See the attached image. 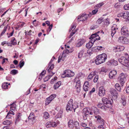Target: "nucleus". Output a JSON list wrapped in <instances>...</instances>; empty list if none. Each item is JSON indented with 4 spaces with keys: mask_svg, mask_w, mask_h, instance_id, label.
Instances as JSON below:
<instances>
[{
    "mask_svg": "<svg viewBox=\"0 0 129 129\" xmlns=\"http://www.w3.org/2000/svg\"><path fill=\"white\" fill-rule=\"evenodd\" d=\"M120 6V4L119 3H117L115 4L114 5V7L116 8H119Z\"/></svg>",
    "mask_w": 129,
    "mask_h": 129,
    "instance_id": "53",
    "label": "nucleus"
},
{
    "mask_svg": "<svg viewBox=\"0 0 129 129\" xmlns=\"http://www.w3.org/2000/svg\"><path fill=\"white\" fill-rule=\"evenodd\" d=\"M96 73V72L95 71L91 72L88 76L87 79L88 81H90L91 80L93 76H94Z\"/></svg>",
    "mask_w": 129,
    "mask_h": 129,
    "instance_id": "17",
    "label": "nucleus"
},
{
    "mask_svg": "<svg viewBox=\"0 0 129 129\" xmlns=\"http://www.w3.org/2000/svg\"><path fill=\"white\" fill-rule=\"evenodd\" d=\"M51 101V100L49 99V98H47L45 101V104L48 105Z\"/></svg>",
    "mask_w": 129,
    "mask_h": 129,
    "instance_id": "46",
    "label": "nucleus"
},
{
    "mask_svg": "<svg viewBox=\"0 0 129 129\" xmlns=\"http://www.w3.org/2000/svg\"><path fill=\"white\" fill-rule=\"evenodd\" d=\"M102 100L104 104L107 107L110 108L112 106L113 101L112 99L111 100H109L107 98L103 97L102 98Z\"/></svg>",
    "mask_w": 129,
    "mask_h": 129,
    "instance_id": "5",
    "label": "nucleus"
},
{
    "mask_svg": "<svg viewBox=\"0 0 129 129\" xmlns=\"http://www.w3.org/2000/svg\"><path fill=\"white\" fill-rule=\"evenodd\" d=\"M126 76L123 73H121L118 78V80L121 85L123 86L124 83H125L126 79Z\"/></svg>",
    "mask_w": 129,
    "mask_h": 129,
    "instance_id": "7",
    "label": "nucleus"
},
{
    "mask_svg": "<svg viewBox=\"0 0 129 129\" xmlns=\"http://www.w3.org/2000/svg\"><path fill=\"white\" fill-rule=\"evenodd\" d=\"M72 120H70L69 122H68V125L69 127L70 126V125L71 124L70 122H71V123L74 124V125L75 128L76 129H80V128L79 126V123L77 121H75L74 122L72 123Z\"/></svg>",
    "mask_w": 129,
    "mask_h": 129,
    "instance_id": "13",
    "label": "nucleus"
},
{
    "mask_svg": "<svg viewBox=\"0 0 129 129\" xmlns=\"http://www.w3.org/2000/svg\"><path fill=\"white\" fill-rule=\"evenodd\" d=\"M117 74V72L116 70H113L111 71L109 74V77L111 78H114L115 76Z\"/></svg>",
    "mask_w": 129,
    "mask_h": 129,
    "instance_id": "16",
    "label": "nucleus"
},
{
    "mask_svg": "<svg viewBox=\"0 0 129 129\" xmlns=\"http://www.w3.org/2000/svg\"><path fill=\"white\" fill-rule=\"evenodd\" d=\"M125 48L124 47L122 46H117L116 48L117 51H120L123 50Z\"/></svg>",
    "mask_w": 129,
    "mask_h": 129,
    "instance_id": "27",
    "label": "nucleus"
},
{
    "mask_svg": "<svg viewBox=\"0 0 129 129\" xmlns=\"http://www.w3.org/2000/svg\"><path fill=\"white\" fill-rule=\"evenodd\" d=\"M129 14V12H123V17L124 19H127V17Z\"/></svg>",
    "mask_w": 129,
    "mask_h": 129,
    "instance_id": "34",
    "label": "nucleus"
},
{
    "mask_svg": "<svg viewBox=\"0 0 129 129\" xmlns=\"http://www.w3.org/2000/svg\"><path fill=\"white\" fill-rule=\"evenodd\" d=\"M103 21V19L102 18H100L97 21L96 23L99 24H100Z\"/></svg>",
    "mask_w": 129,
    "mask_h": 129,
    "instance_id": "50",
    "label": "nucleus"
},
{
    "mask_svg": "<svg viewBox=\"0 0 129 129\" xmlns=\"http://www.w3.org/2000/svg\"><path fill=\"white\" fill-rule=\"evenodd\" d=\"M98 79V76H96L95 77H94V80L93 81L94 83L96 82Z\"/></svg>",
    "mask_w": 129,
    "mask_h": 129,
    "instance_id": "60",
    "label": "nucleus"
},
{
    "mask_svg": "<svg viewBox=\"0 0 129 129\" xmlns=\"http://www.w3.org/2000/svg\"><path fill=\"white\" fill-rule=\"evenodd\" d=\"M82 74V73H80L78 74L76 76V77L75 78L74 80L76 81V80H77V79H79L80 77L81 76Z\"/></svg>",
    "mask_w": 129,
    "mask_h": 129,
    "instance_id": "37",
    "label": "nucleus"
},
{
    "mask_svg": "<svg viewBox=\"0 0 129 129\" xmlns=\"http://www.w3.org/2000/svg\"><path fill=\"white\" fill-rule=\"evenodd\" d=\"M99 95L101 96H103L105 95V90L103 86H101L99 88Z\"/></svg>",
    "mask_w": 129,
    "mask_h": 129,
    "instance_id": "11",
    "label": "nucleus"
},
{
    "mask_svg": "<svg viewBox=\"0 0 129 129\" xmlns=\"http://www.w3.org/2000/svg\"><path fill=\"white\" fill-rule=\"evenodd\" d=\"M104 4V3L103 2L102 3H100L95 6V8H96L98 9L99 8L101 7Z\"/></svg>",
    "mask_w": 129,
    "mask_h": 129,
    "instance_id": "44",
    "label": "nucleus"
},
{
    "mask_svg": "<svg viewBox=\"0 0 129 129\" xmlns=\"http://www.w3.org/2000/svg\"><path fill=\"white\" fill-rule=\"evenodd\" d=\"M49 73V74L48 76L50 78L55 74V73H53L52 72H50Z\"/></svg>",
    "mask_w": 129,
    "mask_h": 129,
    "instance_id": "63",
    "label": "nucleus"
},
{
    "mask_svg": "<svg viewBox=\"0 0 129 129\" xmlns=\"http://www.w3.org/2000/svg\"><path fill=\"white\" fill-rule=\"evenodd\" d=\"M95 118L96 119V122L100 125L104 126L105 121L101 116L99 115H97L95 116Z\"/></svg>",
    "mask_w": 129,
    "mask_h": 129,
    "instance_id": "8",
    "label": "nucleus"
},
{
    "mask_svg": "<svg viewBox=\"0 0 129 129\" xmlns=\"http://www.w3.org/2000/svg\"><path fill=\"white\" fill-rule=\"evenodd\" d=\"M28 118L29 119L35 120V117L34 113L33 112L30 113Z\"/></svg>",
    "mask_w": 129,
    "mask_h": 129,
    "instance_id": "25",
    "label": "nucleus"
},
{
    "mask_svg": "<svg viewBox=\"0 0 129 129\" xmlns=\"http://www.w3.org/2000/svg\"><path fill=\"white\" fill-rule=\"evenodd\" d=\"M44 118L46 119H47L49 118L50 117V115L49 113L47 112H45L43 113Z\"/></svg>",
    "mask_w": 129,
    "mask_h": 129,
    "instance_id": "30",
    "label": "nucleus"
},
{
    "mask_svg": "<svg viewBox=\"0 0 129 129\" xmlns=\"http://www.w3.org/2000/svg\"><path fill=\"white\" fill-rule=\"evenodd\" d=\"M84 52V50H82L78 54V58H81Z\"/></svg>",
    "mask_w": 129,
    "mask_h": 129,
    "instance_id": "32",
    "label": "nucleus"
},
{
    "mask_svg": "<svg viewBox=\"0 0 129 129\" xmlns=\"http://www.w3.org/2000/svg\"><path fill=\"white\" fill-rule=\"evenodd\" d=\"M69 53V50L67 49H66L64 50L63 51V53L64 54V55H65V53H67V54H68Z\"/></svg>",
    "mask_w": 129,
    "mask_h": 129,
    "instance_id": "62",
    "label": "nucleus"
},
{
    "mask_svg": "<svg viewBox=\"0 0 129 129\" xmlns=\"http://www.w3.org/2000/svg\"><path fill=\"white\" fill-rule=\"evenodd\" d=\"M75 25H72L71 27L70 28L69 30V31H71V30H72L74 31V30L75 29Z\"/></svg>",
    "mask_w": 129,
    "mask_h": 129,
    "instance_id": "61",
    "label": "nucleus"
},
{
    "mask_svg": "<svg viewBox=\"0 0 129 129\" xmlns=\"http://www.w3.org/2000/svg\"><path fill=\"white\" fill-rule=\"evenodd\" d=\"M97 35L96 33L95 34H92L91 36L90 39H91L90 40H91V41H92V42H94V41H92V40L93 39H94V38H96Z\"/></svg>",
    "mask_w": 129,
    "mask_h": 129,
    "instance_id": "39",
    "label": "nucleus"
},
{
    "mask_svg": "<svg viewBox=\"0 0 129 129\" xmlns=\"http://www.w3.org/2000/svg\"><path fill=\"white\" fill-rule=\"evenodd\" d=\"M95 61L97 64H100L105 62L107 58V55L105 53H103L98 55Z\"/></svg>",
    "mask_w": 129,
    "mask_h": 129,
    "instance_id": "1",
    "label": "nucleus"
},
{
    "mask_svg": "<svg viewBox=\"0 0 129 129\" xmlns=\"http://www.w3.org/2000/svg\"><path fill=\"white\" fill-rule=\"evenodd\" d=\"M84 42L85 41L84 40L80 39L79 40L77 46L78 47H80L81 46Z\"/></svg>",
    "mask_w": 129,
    "mask_h": 129,
    "instance_id": "22",
    "label": "nucleus"
},
{
    "mask_svg": "<svg viewBox=\"0 0 129 129\" xmlns=\"http://www.w3.org/2000/svg\"><path fill=\"white\" fill-rule=\"evenodd\" d=\"M11 44L13 45H15L17 44V41L15 40L14 37H13L12 38L11 41Z\"/></svg>",
    "mask_w": 129,
    "mask_h": 129,
    "instance_id": "28",
    "label": "nucleus"
},
{
    "mask_svg": "<svg viewBox=\"0 0 129 129\" xmlns=\"http://www.w3.org/2000/svg\"><path fill=\"white\" fill-rule=\"evenodd\" d=\"M110 91L112 96H113L114 97L115 99L117 98L118 93L117 91L115 89L111 88L110 89Z\"/></svg>",
    "mask_w": 129,
    "mask_h": 129,
    "instance_id": "14",
    "label": "nucleus"
},
{
    "mask_svg": "<svg viewBox=\"0 0 129 129\" xmlns=\"http://www.w3.org/2000/svg\"><path fill=\"white\" fill-rule=\"evenodd\" d=\"M50 78L48 75L44 78V81L45 82H46V81H48L49 79H50Z\"/></svg>",
    "mask_w": 129,
    "mask_h": 129,
    "instance_id": "58",
    "label": "nucleus"
},
{
    "mask_svg": "<svg viewBox=\"0 0 129 129\" xmlns=\"http://www.w3.org/2000/svg\"><path fill=\"white\" fill-rule=\"evenodd\" d=\"M24 62L23 60H22L20 61L19 63V66L20 68H21L24 66Z\"/></svg>",
    "mask_w": 129,
    "mask_h": 129,
    "instance_id": "40",
    "label": "nucleus"
},
{
    "mask_svg": "<svg viewBox=\"0 0 129 129\" xmlns=\"http://www.w3.org/2000/svg\"><path fill=\"white\" fill-rule=\"evenodd\" d=\"M61 82L60 81L57 82L56 83H55L54 86V88L55 90L58 88L61 85Z\"/></svg>",
    "mask_w": 129,
    "mask_h": 129,
    "instance_id": "23",
    "label": "nucleus"
},
{
    "mask_svg": "<svg viewBox=\"0 0 129 129\" xmlns=\"http://www.w3.org/2000/svg\"><path fill=\"white\" fill-rule=\"evenodd\" d=\"M56 97L55 94H53L51 95L48 98L52 101Z\"/></svg>",
    "mask_w": 129,
    "mask_h": 129,
    "instance_id": "47",
    "label": "nucleus"
},
{
    "mask_svg": "<svg viewBox=\"0 0 129 129\" xmlns=\"http://www.w3.org/2000/svg\"><path fill=\"white\" fill-rule=\"evenodd\" d=\"M92 41L90 40L89 42L86 45V47L88 49L90 48L93 45V43L94 42H92Z\"/></svg>",
    "mask_w": 129,
    "mask_h": 129,
    "instance_id": "20",
    "label": "nucleus"
},
{
    "mask_svg": "<svg viewBox=\"0 0 129 129\" xmlns=\"http://www.w3.org/2000/svg\"><path fill=\"white\" fill-rule=\"evenodd\" d=\"M108 65H112L113 66H116L118 64L117 61L114 59H111L107 62Z\"/></svg>",
    "mask_w": 129,
    "mask_h": 129,
    "instance_id": "15",
    "label": "nucleus"
},
{
    "mask_svg": "<svg viewBox=\"0 0 129 129\" xmlns=\"http://www.w3.org/2000/svg\"><path fill=\"white\" fill-rule=\"evenodd\" d=\"M73 102V100L72 99H70L68 101L66 107V110L71 111L73 109L74 112H75V110L78 107V106L77 105L75 106L74 105Z\"/></svg>",
    "mask_w": 129,
    "mask_h": 129,
    "instance_id": "2",
    "label": "nucleus"
},
{
    "mask_svg": "<svg viewBox=\"0 0 129 129\" xmlns=\"http://www.w3.org/2000/svg\"><path fill=\"white\" fill-rule=\"evenodd\" d=\"M76 84L75 86V88L77 92L78 93L80 91V81L79 79H77V80H76Z\"/></svg>",
    "mask_w": 129,
    "mask_h": 129,
    "instance_id": "12",
    "label": "nucleus"
},
{
    "mask_svg": "<svg viewBox=\"0 0 129 129\" xmlns=\"http://www.w3.org/2000/svg\"><path fill=\"white\" fill-rule=\"evenodd\" d=\"M10 85V84L9 83L8 84L7 82H5L2 85V87L3 88L5 89H7L8 88V85Z\"/></svg>",
    "mask_w": 129,
    "mask_h": 129,
    "instance_id": "26",
    "label": "nucleus"
},
{
    "mask_svg": "<svg viewBox=\"0 0 129 129\" xmlns=\"http://www.w3.org/2000/svg\"><path fill=\"white\" fill-rule=\"evenodd\" d=\"M119 42L123 44H127L129 42V40L126 37H120L118 38Z\"/></svg>",
    "mask_w": 129,
    "mask_h": 129,
    "instance_id": "10",
    "label": "nucleus"
},
{
    "mask_svg": "<svg viewBox=\"0 0 129 129\" xmlns=\"http://www.w3.org/2000/svg\"><path fill=\"white\" fill-rule=\"evenodd\" d=\"M115 88L118 91H120L121 89L118 83H116L115 85Z\"/></svg>",
    "mask_w": 129,
    "mask_h": 129,
    "instance_id": "33",
    "label": "nucleus"
},
{
    "mask_svg": "<svg viewBox=\"0 0 129 129\" xmlns=\"http://www.w3.org/2000/svg\"><path fill=\"white\" fill-rule=\"evenodd\" d=\"M11 109L14 110L16 108V105L14 103H12L10 105Z\"/></svg>",
    "mask_w": 129,
    "mask_h": 129,
    "instance_id": "43",
    "label": "nucleus"
},
{
    "mask_svg": "<svg viewBox=\"0 0 129 129\" xmlns=\"http://www.w3.org/2000/svg\"><path fill=\"white\" fill-rule=\"evenodd\" d=\"M116 29L115 28L112 27V30L111 31V36L113 37V36L116 33Z\"/></svg>",
    "mask_w": 129,
    "mask_h": 129,
    "instance_id": "31",
    "label": "nucleus"
},
{
    "mask_svg": "<svg viewBox=\"0 0 129 129\" xmlns=\"http://www.w3.org/2000/svg\"><path fill=\"white\" fill-rule=\"evenodd\" d=\"M100 38L99 37V36L98 35H97L96 38H94V39H93L92 40L94 41V42H95V41L96 40H100Z\"/></svg>",
    "mask_w": 129,
    "mask_h": 129,
    "instance_id": "55",
    "label": "nucleus"
},
{
    "mask_svg": "<svg viewBox=\"0 0 129 129\" xmlns=\"http://www.w3.org/2000/svg\"><path fill=\"white\" fill-rule=\"evenodd\" d=\"M12 122L11 121L9 120H7L6 121H4L3 123L4 125H9L10 124L12 123Z\"/></svg>",
    "mask_w": 129,
    "mask_h": 129,
    "instance_id": "29",
    "label": "nucleus"
},
{
    "mask_svg": "<svg viewBox=\"0 0 129 129\" xmlns=\"http://www.w3.org/2000/svg\"><path fill=\"white\" fill-rule=\"evenodd\" d=\"M98 106L99 108L103 110L104 111L106 110L107 108H108L106 106L102 103H99L98 105Z\"/></svg>",
    "mask_w": 129,
    "mask_h": 129,
    "instance_id": "18",
    "label": "nucleus"
},
{
    "mask_svg": "<svg viewBox=\"0 0 129 129\" xmlns=\"http://www.w3.org/2000/svg\"><path fill=\"white\" fill-rule=\"evenodd\" d=\"M75 75L74 73L70 70H67L64 71L61 75V77L64 78L66 77H71L74 76Z\"/></svg>",
    "mask_w": 129,
    "mask_h": 129,
    "instance_id": "4",
    "label": "nucleus"
},
{
    "mask_svg": "<svg viewBox=\"0 0 129 129\" xmlns=\"http://www.w3.org/2000/svg\"><path fill=\"white\" fill-rule=\"evenodd\" d=\"M124 9L125 10H129V4L125 5L124 6Z\"/></svg>",
    "mask_w": 129,
    "mask_h": 129,
    "instance_id": "51",
    "label": "nucleus"
},
{
    "mask_svg": "<svg viewBox=\"0 0 129 129\" xmlns=\"http://www.w3.org/2000/svg\"><path fill=\"white\" fill-rule=\"evenodd\" d=\"M8 25L7 26H5L1 34V36H3L5 33L8 28Z\"/></svg>",
    "mask_w": 129,
    "mask_h": 129,
    "instance_id": "36",
    "label": "nucleus"
},
{
    "mask_svg": "<svg viewBox=\"0 0 129 129\" xmlns=\"http://www.w3.org/2000/svg\"><path fill=\"white\" fill-rule=\"evenodd\" d=\"M66 57V55H64V54L63 53L62 55L61 56H60V58L61 59V60L63 61L65 59V57Z\"/></svg>",
    "mask_w": 129,
    "mask_h": 129,
    "instance_id": "57",
    "label": "nucleus"
},
{
    "mask_svg": "<svg viewBox=\"0 0 129 129\" xmlns=\"http://www.w3.org/2000/svg\"><path fill=\"white\" fill-rule=\"evenodd\" d=\"M63 113L62 111L61 110H60L59 111V113H58L57 115H56L57 117V118H60L62 115Z\"/></svg>",
    "mask_w": 129,
    "mask_h": 129,
    "instance_id": "42",
    "label": "nucleus"
},
{
    "mask_svg": "<svg viewBox=\"0 0 129 129\" xmlns=\"http://www.w3.org/2000/svg\"><path fill=\"white\" fill-rule=\"evenodd\" d=\"M121 102L123 105L124 106L126 104V100L125 96L124 95H122L121 97Z\"/></svg>",
    "mask_w": 129,
    "mask_h": 129,
    "instance_id": "21",
    "label": "nucleus"
},
{
    "mask_svg": "<svg viewBox=\"0 0 129 129\" xmlns=\"http://www.w3.org/2000/svg\"><path fill=\"white\" fill-rule=\"evenodd\" d=\"M92 111H93V113L95 114H97L100 113L99 110L96 107H93L91 108Z\"/></svg>",
    "mask_w": 129,
    "mask_h": 129,
    "instance_id": "19",
    "label": "nucleus"
},
{
    "mask_svg": "<svg viewBox=\"0 0 129 129\" xmlns=\"http://www.w3.org/2000/svg\"><path fill=\"white\" fill-rule=\"evenodd\" d=\"M6 61H8V59L7 58H3L2 62V64H4V63L6 62Z\"/></svg>",
    "mask_w": 129,
    "mask_h": 129,
    "instance_id": "56",
    "label": "nucleus"
},
{
    "mask_svg": "<svg viewBox=\"0 0 129 129\" xmlns=\"http://www.w3.org/2000/svg\"><path fill=\"white\" fill-rule=\"evenodd\" d=\"M91 14L90 13L89 14H87L85 13H83L81 15H80L77 17L78 19H81L79 21H84L86 20L88 16H91Z\"/></svg>",
    "mask_w": 129,
    "mask_h": 129,
    "instance_id": "6",
    "label": "nucleus"
},
{
    "mask_svg": "<svg viewBox=\"0 0 129 129\" xmlns=\"http://www.w3.org/2000/svg\"><path fill=\"white\" fill-rule=\"evenodd\" d=\"M76 31V30H75L74 31L73 30L72 32L71 33V34L69 36V38H71V37L75 33V32Z\"/></svg>",
    "mask_w": 129,
    "mask_h": 129,
    "instance_id": "48",
    "label": "nucleus"
},
{
    "mask_svg": "<svg viewBox=\"0 0 129 129\" xmlns=\"http://www.w3.org/2000/svg\"><path fill=\"white\" fill-rule=\"evenodd\" d=\"M89 85V82L88 81H86L84 83L83 86L88 87Z\"/></svg>",
    "mask_w": 129,
    "mask_h": 129,
    "instance_id": "64",
    "label": "nucleus"
},
{
    "mask_svg": "<svg viewBox=\"0 0 129 129\" xmlns=\"http://www.w3.org/2000/svg\"><path fill=\"white\" fill-rule=\"evenodd\" d=\"M83 114L85 115H88L89 114V111L87 109L84 108L83 109Z\"/></svg>",
    "mask_w": 129,
    "mask_h": 129,
    "instance_id": "38",
    "label": "nucleus"
},
{
    "mask_svg": "<svg viewBox=\"0 0 129 129\" xmlns=\"http://www.w3.org/2000/svg\"><path fill=\"white\" fill-rule=\"evenodd\" d=\"M121 31L122 35L126 37H127L128 36V30L126 26H123L121 28Z\"/></svg>",
    "mask_w": 129,
    "mask_h": 129,
    "instance_id": "9",
    "label": "nucleus"
},
{
    "mask_svg": "<svg viewBox=\"0 0 129 129\" xmlns=\"http://www.w3.org/2000/svg\"><path fill=\"white\" fill-rule=\"evenodd\" d=\"M83 89L85 91H88L89 89L88 87L83 86Z\"/></svg>",
    "mask_w": 129,
    "mask_h": 129,
    "instance_id": "54",
    "label": "nucleus"
},
{
    "mask_svg": "<svg viewBox=\"0 0 129 129\" xmlns=\"http://www.w3.org/2000/svg\"><path fill=\"white\" fill-rule=\"evenodd\" d=\"M96 9L92 11V14H95L97 12L98 10V9L96 8H95Z\"/></svg>",
    "mask_w": 129,
    "mask_h": 129,
    "instance_id": "59",
    "label": "nucleus"
},
{
    "mask_svg": "<svg viewBox=\"0 0 129 129\" xmlns=\"http://www.w3.org/2000/svg\"><path fill=\"white\" fill-rule=\"evenodd\" d=\"M51 122H47L46 124V126L47 128H49L51 127Z\"/></svg>",
    "mask_w": 129,
    "mask_h": 129,
    "instance_id": "49",
    "label": "nucleus"
},
{
    "mask_svg": "<svg viewBox=\"0 0 129 129\" xmlns=\"http://www.w3.org/2000/svg\"><path fill=\"white\" fill-rule=\"evenodd\" d=\"M118 60L122 64L129 68V58L122 56L119 58Z\"/></svg>",
    "mask_w": 129,
    "mask_h": 129,
    "instance_id": "3",
    "label": "nucleus"
},
{
    "mask_svg": "<svg viewBox=\"0 0 129 129\" xmlns=\"http://www.w3.org/2000/svg\"><path fill=\"white\" fill-rule=\"evenodd\" d=\"M22 115V114L21 113H17L16 117L17 118H19L20 119H21V116Z\"/></svg>",
    "mask_w": 129,
    "mask_h": 129,
    "instance_id": "52",
    "label": "nucleus"
},
{
    "mask_svg": "<svg viewBox=\"0 0 129 129\" xmlns=\"http://www.w3.org/2000/svg\"><path fill=\"white\" fill-rule=\"evenodd\" d=\"M18 70H12L10 74H12L15 75L18 72Z\"/></svg>",
    "mask_w": 129,
    "mask_h": 129,
    "instance_id": "41",
    "label": "nucleus"
},
{
    "mask_svg": "<svg viewBox=\"0 0 129 129\" xmlns=\"http://www.w3.org/2000/svg\"><path fill=\"white\" fill-rule=\"evenodd\" d=\"M46 71L45 70L43 71L40 74L38 78L39 79L40 78V77H41V78H42L43 76L45 75L46 73Z\"/></svg>",
    "mask_w": 129,
    "mask_h": 129,
    "instance_id": "45",
    "label": "nucleus"
},
{
    "mask_svg": "<svg viewBox=\"0 0 129 129\" xmlns=\"http://www.w3.org/2000/svg\"><path fill=\"white\" fill-rule=\"evenodd\" d=\"M54 65L53 64H51L50 66H49H49L47 68V70L48 71V73L50 72L51 70H52L54 68Z\"/></svg>",
    "mask_w": 129,
    "mask_h": 129,
    "instance_id": "24",
    "label": "nucleus"
},
{
    "mask_svg": "<svg viewBox=\"0 0 129 129\" xmlns=\"http://www.w3.org/2000/svg\"><path fill=\"white\" fill-rule=\"evenodd\" d=\"M103 47L102 46H98L97 47H95L93 48H92V50H93V49H94L95 51H97V50L98 51L101 50V49Z\"/></svg>",
    "mask_w": 129,
    "mask_h": 129,
    "instance_id": "35",
    "label": "nucleus"
}]
</instances>
